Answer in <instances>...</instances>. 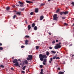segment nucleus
<instances>
[{"instance_id": "obj_55", "label": "nucleus", "mask_w": 74, "mask_h": 74, "mask_svg": "<svg viewBox=\"0 0 74 74\" xmlns=\"http://www.w3.org/2000/svg\"><path fill=\"white\" fill-rule=\"evenodd\" d=\"M49 35H51V33H49Z\"/></svg>"}, {"instance_id": "obj_6", "label": "nucleus", "mask_w": 74, "mask_h": 74, "mask_svg": "<svg viewBox=\"0 0 74 74\" xmlns=\"http://www.w3.org/2000/svg\"><path fill=\"white\" fill-rule=\"evenodd\" d=\"M35 12L36 13H37V12H38V8H36L35 9Z\"/></svg>"}, {"instance_id": "obj_46", "label": "nucleus", "mask_w": 74, "mask_h": 74, "mask_svg": "<svg viewBox=\"0 0 74 74\" xmlns=\"http://www.w3.org/2000/svg\"><path fill=\"white\" fill-rule=\"evenodd\" d=\"M20 7H23V5H20Z\"/></svg>"}, {"instance_id": "obj_12", "label": "nucleus", "mask_w": 74, "mask_h": 74, "mask_svg": "<svg viewBox=\"0 0 74 74\" xmlns=\"http://www.w3.org/2000/svg\"><path fill=\"white\" fill-rule=\"evenodd\" d=\"M28 30H30V29H31V26H30V25H29L28 26Z\"/></svg>"}, {"instance_id": "obj_56", "label": "nucleus", "mask_w": 74, "mask_h": 74, "mask_svg": "<svg viewBox=\"0 0 74 74\" xmlns=\"http://www.w3.org/2000/svg\"><path fill=\"white\" fill-rule=\"evenodd\" d=\"M12 59H14V57H12Z\"/></svg>"}, {"instance_id": "obj_20", "label": "nucleus", "mask_w": 74, "mask_h": 74, "mask_svg": "<svg viewBox=\"0 0 74 74\" xmlns=\"http://www.w3.org/2000/svg\"><path fill=\"white\" fill-rule=\"evenodd\" d=\"M26 66H24V67L22 68L23 70H25V68H26Z\"/></svg>"}, {"instance_id": "obj_9", "label": "nucleus", "mask_w": 74, "mask_h": 74, "mask_svg": "<svg viewBox=\"0 0 74 74\" xmlns=\"http://www.w3.org/2000/svg\"><path fill=\"white\" fill-rule=\"evenodd\" d=\"M59 12H60V9H58L57 10H56V13L58 14L59 13Z\"/></svg>"}, {"instance_id": "obj_37", "label": "nucleus", "mask_w": 74, "mask_h": 74, "mask_svg": "<svg viewBox=\"0 0 74 74\" xmlns=\"http://www.w3.org/2000/svg\"><path fill=\"white\" fill-rule=\"evenodd\" d=\"M33 14H34V12H31L30 13V15H33Z\"/></svg>"}, {"instance_id": "obj_43", "label": "nucleus", "mask_w": 74, "mask_h": 74, "mask_svg": "<svg viewBox=\"0 0 74 74\" xmlns=\"http://www.w3.org/2000/svg\"><path fill=\"white\" fill-rule=\"evenodd\" d=\"M71 4H72L73 5H74V2H72V3H71Z\"/></svg>"}, {"instance_id": "obj_25", "label": "nucleus", "mask_w": 74, "mask_h": 74, "mask_svg": "<svg viewBox=\"0 0 74 74\" xmlns=\"http://www.w3.org/2000/svg\"><path fill=\"white\" fill-rule=\"evenodd\" d=\"M36 49H39V46H36Z\"/></svg>"}, {"instance_id": "obj_52", "label": "nucleus", "mask_w": 74, "mask_h": 74, "mask_svg": "<svg viewBox=\"0 0 74 74\" xmlns=\"http://www.w3.org/2000/svg\"><path fill=\"white\" fill-rule=\"evenodd\" d=\"M58 69L59 70H60V68H58Z\"/></svg>"}, {"instance_id": "obj_38", "label": "nucleus", "mask_w": 74, "mask_h": 74, "mask_svg": "<svg viewBox=\"0 0 74 74\" xmlns=\"http://www.w3.org/2000/svg\"><path fill=\"white\" fill-rule=\"evenodd\" d=\"M53 60V58H50V61H51V62Z\"/></svg>"}, {"instance_id": "obj_19", "label": "nucleus", "mask_w": 74, "mask_h": 74, "mask_svg": "<svg viewBox=\"0 0 74 74\" xmlns=\"http://www.w3.org/2000/svg\"><path fill=\"white\" fill-rule=\"evenodd\" d=\"M35 26V23H33V24H32V27H34Z\"/></svg>"}, {"instance_id": "obj_49", "label": "nucleus", "mask_w": 74, "mask_h": 74, "mask_svg": "<svg viewBox=\"0 0 74 74\" xmlns=\"http://www.w3.org/2000/svg\"><path fill=\"white\" fill-rule=\"evenodd\" d=\"M13 7L14 8H15V5H13Z\"/></svg>"}, {"instance_id": "obj_3", "label": "nucleus", "mask_w": 74, "mask_h": 74, "mask_svg": "<svg viewBox=\"0 0 74 74\" xmlns=\"http://www.w3.org/2000/svg\"><path fill=\"white\" fill-rule=\"evenodd\" d=\"M28 58H27V60H32V58L33 57V56L32 55H28Z\"/></svg>"}, {"instance_id": "obj_1", "label": "nucleus", "mask_w": 74, "mask_h": 74, "mask_svg": "<svg viewBox=\"0 0 74 74\" xmlns=\"http://www.w3.org/2000/svg\"><path fill=\"white\" fill-rule=\"evenodd\" d=\"M39 57L40 58V60L41 61H43V60L44 58H47V56L46 55H43L42 54H40L39 55Z\"/></svg>"}, {"instance_id": "obj_2", "label": "nucleus", "mask_w": 74, "mask_h": 74, "mask_svg": "<svg viewBox=\"0 0 74 74\" xmlns=\"http://www.w3.org/2000/svg\"><path fill=\"white\" fill-rule=\"evenodd\" d=\"M13 63H15L14 65V66H17L18 65V60H16V59H14L13 61Z\"/></svg>"}, {"instance_id": "obj_31", "label": "nucleus", "mask_w": 74, "mask_h": 74, "mask_svg": "<svg viewBox=\"0 0 74 74\" xmlns=\"http://www.w3.org/2000/svg\"><path fill=\"white\" fill-rule=\"evenodd\" d=\"M3 48L2 47H0V50H3Z\"/></svg>"}, {"instance_id": "obj_61", "label": "nucleus", "mask_w": 74, "mask_h": 74, "mask_svg": "<svg viewBox=\"0 0 74 74\" xmlns=\"http://www.w3.org/2000/svg\"><path fill=\"white\" fill-rule=\"evenodd\" d=\"M72 56H74V54L72 55Z\"/></svg>"}, {"instance_id": "obj_26", "label": "nucleus", "mask_w": 74, "mask_h": 74, "mask_svg": "<svg viewBox=\"0 0 74 74\" xmlns=\"http://www.w3.org/2000/svg\"><path fill=\"white\" fill-rule=\"evenodd\" d=\"M64 14V12H61L60 13V14L61 15H63V14Z\"/></svg>"}, {"instance_id": "obj_59", "label": "nucleus", "mask_w": 74, "mask_h": 74, "mask_svg": "<svg viewBox=\"0 0 74 74\" xmlns=\"http://www.w3.org/2000/svg\"><path fill=\"white\" fill-rule=\"evenodd\" d=\"M48 1H51V0H48Z\"/></svg>"}, {"instance_id": "obj_33", "label": "nucleus", "mask_w": 74, "mask_h": 74, "mask_svg": "<svg viewBox=\"0 0 74 74\" xmlns=\"http://www.w3.org/2000/svg\"><path fill=\"white\" fill-rule=\"evenodd\" d=\"M21 71V73H23V74L25 73V71Z\"/></svg>"}, {"instance_id": "obj_15", "label": "nucleus", "mask_w": 74, "mask_h": 74, "mask_svg": "<svg viewBox=\"0 0 74 74\" xmlns=\"http://www.w3.org/2000/svg\"><path fill=\"white\" fill-rule=\"evenodd\" d=\"M43 69H42L41 70V72H40V74H44V73H43Z\"/></svg>"}, {"instance_id": "obj_60", "label": "nucleus", "mask_w": 74, "mask_h": 74, "mask_svg": "<svg viewBox=\"0 0 74 74\" xmlns=\"http://www.w3.org/2000/svg\"><path fill=\"white\" fill-rule=\"evenodd\" d=\"M18 61H20V60H21L19 59H18Z\"/></svg>"}, {"instance_id": "obj_41", "label": "nucleus", "mask_w": 74, "mask_h": 74, "mask_svg": "<svg viewBox=\"0 0 74 74\" xmlns=\"http://www.w3.org/2000/svg\"><path fill=\"white\" fill-rule=\"evenodd\" d=\"M42 67H43L42 65H40V68H42Z\"/></svg>"}, {"instance_id": "obj_23", "label": "nucleus", "mask_w": 74, "mask_h": 74, "mask_svg": "<svg viewBox=\"0 0 74 74\" xmlns=\"http://www.w3.org/2000/svg\"><path fill=\"white\" fill-rule=\"evenodd\" d=\"M43 62H45V63H46L47 62V59H44Z\"/></svg>"}, {"instance_id": "obj_34", "label": "nucleus", "mask_w": 74, "mask_h": 74, "mask_svg": "<svg viewBox=\"0 0 74 74\" xmlns=\"http://www.w3.org/2000/svg\"><path fill=\"white\" fill-rule=\"evenodd\" d=\"M16 15H14V16H13V18L14 19H15V18H16Z\"/></svg>"}, {"instance_id": "obj_24", "label": "nucleus", "mask_w": 74, "mask_h": 74, "mask_svg": "<svg viewBox=\"0 0 74 74\" xmlns=\"http://www.w3.org/2000/svg\"><path fill=\"white\" fill-rule=\"evenodd\" d=\"M49 53L48 52V51H47L46 52V55L47 56H48L49 55Z\"/></svg>"}, {"instance_id": "obj_29", "label": "nucleus", "mask_w": 74, "mask_h": 74, "mask_svg": "<svg viewBox=\"0 0 74 74\" xmlns=\"http://www.w3.org/2000/svg\"><path fill=\"white\" fill-rule=\"evenodd\" d=\"M25 37L26 38H29L30 37V36L27 35H26L25 36Z\"/></svg>"}, {"instance_id": "obj_30", "label": "nucleus", "mask_w": 74, "mask_h": 74, "mask_svg": "<svg viewBox=\"0 0 74 74\" xmlns=\"http://www.w3.org/2000/svg\"><path fill=\"white\" fill-rule=\"evenodd\" d=\"M0 67H2V68H4V66L2 65H0Z\"/></svg>"}, {"instance_id": "obj_50", "label": "nucleus", "mask_w": 74, "mask_h": 74, "mask_svg": "<svg viewBox=\"0 0 74 74\" xmlns=\"http://www.w3.org/2000/svg\"><path fill=\"white\" fill-rule=\"evenodd\" d=\"M11 70H14V68H11Z\"/></svg>"}, {"instance_id": "obj_39", "label": "nucleus", "mask_w": 74, "mask_h": 74, "mask_svg": "<svg viewBox=\"0 0 74 74\" xmlns=\"http://www.w3.org/2000/svg\"><path fill=\"white\" fill-rule=\"evenodd\" d=\"M25 47V46H21V48H24Z\"/></svg>"}, {"instance_id": "obj_8", "label": "nucleus", "mask_w": 74, "mask_h": 74, "mask_svg": "<svg viewBox=\"0 0 74 74\" xmlns=\"http://www.w3.org/2000/svg\"><path fill=\"white\" fill-rule=\"evenodd\" d=\"M28 42H29V40H26L25 41V44H26V45H27V44H28Z\"/></svg>"}, {"instance_id": "obj_54", "label": "nucleus", "mask_w": 74, "mask_h": 74, "mask_svg": "<svg viewBox=\"0 0 74 74\" xmlns=\"http://www.w3.org/2000/svg\"><path fill=\"white\" fill-rule=\"evenodd\" d=\"M16 6L17 7H19V5H17Z\"/></svg>"}, {"instance_id": "obj_7", "label": "nucleus", "mask_w": 74, "mask_h": 74, "mask_svg": "<svg viewBox=\"0 0 74 74\" xmlns=\"http://www.w3.org/2000/svg\"><path fill=\"white\" fill-rule=\"evenodd\" d=\"M16 15H21V12H16Z\"/></svg>"}, {"instance_id": "obj_48", "label": "nucleus", "mask_w": 74, "mask_h": 74, "mask_svg": "<svg viewBox=\"0 0 74 74\" xmlns=\"http://www.w3.org/2000/svg\"><path fill=\"white\" fill-rule=\"evenodd\" d=\"M25 10V9L24 8H23V9H21V11H23V10Z\"/></svg>"}, {"instance_id": "obj_36", "label": "nucleus", "mask_w": 74, "mask_h": 74, "mask_svg": "<svg viewBox=\"0 0 74 74\" xmlns=\"http://www.w3.org/2000/svg\"><path fill=\"white\" fill-rule=\"evenodd\" d=\"M56 59H60V58L58 57H56Z\"/></svg>"}, {"instance_id": "obj_16", "label": "nucleus", "mask_w": 74, "mask_h": 74, "mask_svg": "<svg viewBox=\"0 0 74 74\" xmlns=\"http://www.w3.org/2000/svg\"><path fill=\"white\" fill-rule=\"evenodd\" d=\"M26 3H32V2H31L30 1H26Z\"/></svg>"}, {"instance_id": "obj_18", "label": "nucleus", "mask_w": 74, "mask_h": 74, "mask_svg": "<svg viewBox=\"0 0 74 74\" xmlns=\"http://www.w3.org/2000/svg\"><path fill=\"white\" fill-rule=\"evenodd\" d=\"M34 30H37V26H35L34 27Z\"/></svg>"}, {"instance_id": "obj_47", "label": "nucleus", "mask_w": 74, "mask_h": 74, "mask_svg": "<svg viewBox=\"0 0 74 74\" xmlns=\"http://www.w3.org/2000/svg\"><path fill=\"white\" fill-rule=\"evenodd\" d=\"M49 63H52V62L51 61H49Z\"/></svg>"}, {"instance_id": "obj_10", "label": "nucleus", "mask_w": 74, "mask_h": 74, "mask_svg": "<svg viewBox=\"0 0 74 74\" xmlns=\"http://www.w3.org/2000/svg\"><path fill=\"white\" fill-rule=\"evenodd\" d=\"M44 19V16H40V20H41Z\"/></svg>"}, {"instance_id": "obj_28", "label": "nucleus", "mask_w": 74, "mask_h": 74, "mask_svg": "<svg viewBox=\"0 0 74 74\" xmlns=\"http://www.w3.org/2000/svg\"><path fill=\"white\" fill-rule=\"evenodd\" d=\"M56 56H54L53 57V59H56Z\"/></svg>"}, {"instance_id": "obj_5", "label": "nucleus", "mask_w": 74, "mask_h": 74, "mask_svg": "<svg viewBox=\"0 0 74 74\" xmlns=\"http://www.w3.org/2000/svg\"><path fill=\"white\" fill-rule=\"evenodd\" d=\"M61 48V45L59 44H57L56 46L55 47V49H58Z\"/></svg>"}, {"instance_id": "obj_21", "label": "nucleus", "mask_w": 74, "mask_h": 74, "mask_svg": "<svg viewBox=\"0 0 74 74\" xmlns=\"http://www.w3.org/2000/svg\"><path fill=\"white\" fill-rule=\"evenodd\" d=\"M6 10L9 11V10H10V7H7L6 8Z\"/></svg>"}, {"instance_id": "obj_14", "label": "nucleus", "mask_w": 74, "mask_h": 74, "mask_svg": "<svg viewBox=\"0 0 74 74\" xmlns=\"http://www.w3.org/2000/svg\"><path fill=\"white\" fill-rule=\"evenodd\" d=\"M24 62L26 64H28V62H27V60H25L24 61Z\"/></svg>"}, {"instance_id": "obj_63", "label": "nucleus", "mask_w": 74, "mask_h": 74, "mask_svg": "<svg viewBox=\"0 0 74 74\" xmlns=\"http://www.w3.org/2000/svg\"><path fill=\"white\" fill-rule=\"evenodd\" d=\"M20 64V65H21V64Z\"/></svg>"}, {"instance_id": "obj_42", "label": "nucleus", "mask_w": 74, "mask_h": 74, "mask_svg": "<svg viewBox=\"0 0 74 74\" xmlns=\"http://www.w3.org/2000/svg\"><path fill=\"white\" fill-rule=\"evenodd\" d=\"M49 49H52V48L51 47H49Z\"/></svg>"}, {"instance_id": "obj_27", "label": "nucleus", "mask_w": 74, "mask_h": 74, "mask_svg": "<svg viewBox=\"0 0 74 74\" xmlns=\"http://www.w3.org/2000/svg\"><path fill=\"white\" fill-rule=\"evenodd\" d=\"M45 5V3H41L40 5V6H42V5Z\"/></svg>"}, {"instance_id": "obj_51", "label": "nucleus", "mask_w": 74, "mask_h": 74, "mask_svg": "<svg viewBox=\"0 0 74 74\" xmlns=\"http://www.w3.org/2000/svg\"><path fill=\"white\" fill-rule=\"evenodd\" d=\"M58 40H56V42H58Z\"/></svg>"}, {"instance_id": "obj_11", "label": "nucleus", "mask_w": 74, "mask_h": 74, "mask_svg": "<svg viewBox=\"0 0 74 74\" xmlns=\"http://www.w3.org/2000/svg\"><path fill=\"white\" fill-rule=\"evenodd\" d=\"M69 13V12L68 11H66L65 12H64V15H66V14H67Z\"/></svg>"}, {"instance_id": "obj_17", "label": "nucleus", "mask_w": 74, "mask_h": 74, "mask_svg": "<svg viewBox=\"0 0 74 74\" xmlns=\"http://www.w3.org/2000/svg\"><path fill=\"white\" fill-rule=\"evenodd\" d=\"M58 74H64V72H60L58 73Z\"/></svg>"}, {"instance_id": "obj_44", "label": "nucleus", "mask_w": 74, "mask_h": 74, "mask_svg": "<svg viewBox=\"0 0 74 74\" xmlns=\"http://www.w3.org/2000/svg\"><path fill=\"white\" fill-rule=\"evenodd\" d=\"M18 66V67H20L21 66H20V65H19V63H18V65H17V66Z\"/></svg>"}, {"instance_id": "obj_64", "label": "nucleus", "mask_w": 74, "mask_h": 74, "mask_svg": "<svg viewBox=\"0 0 74 74\" xmlns=\"http://www.w3.org/2000/svg\"><path fill=\"white\" fill-rule=\"evenodd\" d=\"M73 20H74V18H73Z\"/></svg>"}, {"instance_id": "obj_32", "label": "nucleus", "mask_w": 74, "mask_h": 74, "mask_svg": "<svg viewBox=\"0 0 74 74\" xmlns=\"http://www.w3.org/2000/svg\"><path fill=\"white\" fill-rule=\"evenodd\" d=\"M64 26H67L68 24L66 23H64Z\"/></svg>"}, {"instance_id": "obj_4", "label": "nucleus", "mask_w": 74, "mask_h": 74, "mask_svg": "<svg viewBox=\"0 0 74 74\" xmlns=\"http://www.w3.org/2000/svg\"><path fill=\"white\" fill-rule=\"evenodd\" d=\"M58 17L57 16V14H54L53 16V19L55 21H57L58 20Z\"/></svg>"}, {"instance_id": "obj_58", "label": "nucleus", "mask_w": 74, "mask_h": 74, "mask_svg": "<svg viewBox=\"0 0 74 74\" xmlns=\"http://www.w3.org/2000/svg\"><path fill=\"white\" fill-rule=\"evenodd\" d=\"M14 12H16V10H14Z\"/></svg>"}, {"instance_id": "obj_45", "label": "nucleus", "mask_w": 74, "mask_h": 74, "mask_svg": "<svg viewBox=\"0 0 74 74\" xmlns=\"http://www.w3.org/2000/svg\"><path fill=\"white\" fill-rule=\"evenodd\" d=\"M43 64L44 65H45V64H46L45 62H43Z\"/></svg>"}, {"instance_id": "obj_13", "label": "nucleus", "mask_w": 74, "mask_h": 74, "mask_svg": "<svg viewBox=\"0 0 74 74\" xmlns=\"http://www.w3.org/2000/svg\"><path fill=\"white\" fill-rule=\"evenodd\" d=\"M18 3H19V4H21V5H24V3H23L22 2L19 1Z\"/></svg>"}, {"instance_id": "obj_62", "label": "nucleus", "mask_w": 74, "mask_h": 74, "mask_svg": "<svg viewBox=\"0 0 74 74\" xmlns=\"http://www.w3.org/2000/svg\"><path fill=\"white\" fill-rule=\"evenodd\" d=\"M73 25L74 26V23L73 24Z\"/></svg>"}, {"instance_id": "obj_35", "label": "nucleus", "mask_w": 74, "mask_h": 74, "mask_svg": "<svg viewBox=\"0 0 74 74\" xmlns=\"http://www.w3.org/2000/svg\"><path fill=\"white\" fill-rule=\"evenodd\" d=\"M62 19H66V17H62Z\"/></svg>"}, {"instance_id": "obj_53", "label": "nucleus", "mask_w": 74, "mask_h": 74, "mask_svg": "<svg viewBox=\"0 0 74 74\" xmlns=\"http://www.w3.org/2000/svg\"><path fill=\"white\" fill-rule=\"evenodd\" d=\"M0 46H1V45H2V43H0Z\"/></svg>"}, {"instance_id": "obj_57", "label": "nucleus", "mask_w": 74, "mask_h": 74, "mask_svg": "<svg viewBox=\"0 0 74 74\" xmlns=\"http://www.w3.org/2000/svg\"><path fill=\"white\" fill-rule=\"evenodd\" d=\"M59 45H60V44H61V43L59 42Z\"/></svg>"}, {"instance_id": "obj_22", "label": "nucleus", "mask_w": 74, "mask_h": 74, "mask_svg": "<svg viewBox=\"0 0 74 74\" xmlns=\"http://www.w3.org/2000/svg\"><path fill=\"white\" fill-rule=\"evenodd\" d=\"M51 52H52L53 53L55 54V53H56V52L53 51H51Z\"/></svg>"}, {"instance_id": "obj_40", "label": "nucleus", "mask_w": 74, "mask_h": 74, "mask_svg": "<svg viewBox=\"0 0 74 74\" xmlns=\"http://www.w3.org/2000/svg\"><path fill=\"white\" fill-rule=\"evenodd\" d=\"M55 43V40L53 41L52 42V44H54V43Z\"/></svg>"}]
</instances>
